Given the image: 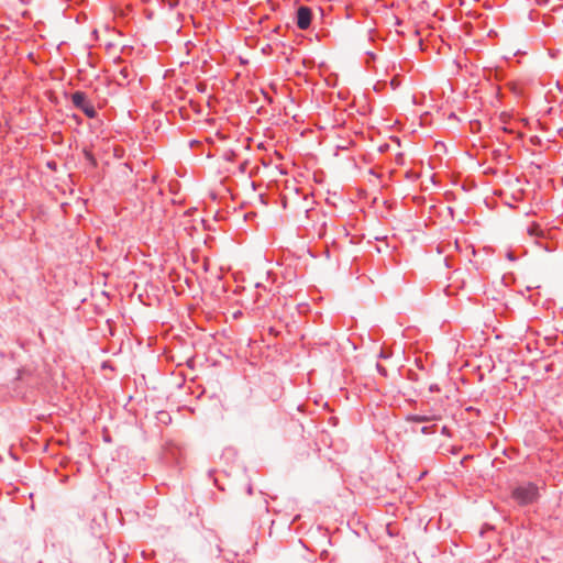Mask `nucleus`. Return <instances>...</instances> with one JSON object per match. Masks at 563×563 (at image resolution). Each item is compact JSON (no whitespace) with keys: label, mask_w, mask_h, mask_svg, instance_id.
Masks as SVG:
<instances>
[{"label":"nucleus","mask_w":563,"mask_h":563,"mask_svg":"<svg viewBox=\"0 0 563 563\" xmlns=\"http://www.w3.org/2000/svg\"><path fill=\"white\" fill-rule=\"evenodd\" d=\"M448 210H449V213L453 212V208H451V207H449Z\"/></svg>","instance_id":"obj_29"},{"label":"nucleus","mask_w":563,"mask_h":563,"mask_svg":"<svg viewBox=\"0 0 563 563\" xmlns=\"http://www.w3.org/2000/svg\"><path fill=\"white\" fill-rule=\"evenodd\" d=\"M251 41H252V36H249V43H247L249 47L251 46Z\"/></svg>","instance_id":"obj_23"},{"label":"nucleus","mask_w":563,"mask_h":563,"mask_svg":"<svg viewBox=\"0 0 563 563\" xmlns=\"http://www.w3.org/2000/svg\"><path fill=\"white\" fill-rule=\"evenodd\" d=\"M252 141H253V140H252V137H250V136H249V139H247L249 144H250Z\"/></svg>","instance_id":"obj_32"},{"label":"nucleus","mask_w":563,"mask_h":563,"mask_svg":"<svg viewBox=\"0 0 563 563\" xmlns=\"http://www.w3.org/2000/svg\"><path fill=\"white\" fill-rule=\"evenodd\" d=\"M391 356V353L386 351L385 349H382L378 353V358L382 360H388Z\"/></svg>","instance_id":"obj_12"},{"label":"nucleus","mask_w":563,"mask_h":563,"mask_svg":"<svg viewBox=\"0 0 563 563\" xmlns=\"http://www.w3.org/2000/svg\"><path fill=\"white\" fill-rule=\"evenodd\" d=\"M435 431H437V424L423 426L420 428V432L426 435L433 434V433H435Z\"/></svg>","instance_id":"obj_9"},{"label":"nucleus","mask_w":563,"mask_h":563,"mask_svg":"<svg viewBox=\"0 0 563 563\" xmlns=\"http://www.w3.org/2000/svg\"><path fill=\"white\" fill-rule=\"evenodd\" d=\"M374 89L377 90V89H380V86H377V84L374 86Z\"/></svg>","instance_id":"obj_28"},{"label":"nucleus","mask_w":563,"mask_h":563,"mask_svg":"<svg viewBox=\"0 0 563 563\" xmlns=\"http://www.w3.org/2000/svg\"><path fill=\"white\" fill-rule=\"evenodd\" d=\"M434 419H437L434 416L431 417V416H427V415H416V413H409L405 418V420L407 422H411V423H424V422H429Z\"/></svg>","instance_id":"obj_7"},{"label":"nucleus","mask_w":563,"mask_h":563,"mask_svg":"<svg viewBox=\"0 0 563 563\" xmlns=\"http://www.w3.org/2000/svg\"><path fill=\"white\" fill-rule=\"evenodd\" d=\"M247 98H249V112H251V104L255 102V100L253 99V95L252 92L249 90V95H247Z\"/></svg>","instance_id":"obj_14"},{"label":"nucleus","mask_w":563,"mask_h":563,"mask_svg":"<svg viewBox=\"0 0 563 563\" xmlns=\"http://www.w3.org/2000/svg\"><path fill=\"white\" fill-rule=\"evenodd\" d=\"M255 216H256V213H254V212H252V211H249V213H247L249 221H250L253 217H255Z\"/></svg>","instance_id":"obj_20"},{"label":"nucleus","mask_w":563,"mask_h":563,"mask_svg":"<svg viewBox=\"0 0 563 563\" xmlns=\"http://www.w3.org/2000/svg\"><path fill=\"white\" fill-rule=\"evenodd\" d=\"M441 434L450 437V430H449V428L446 426H443L441 428Z\"/></svg>","instance_id":"obj_16"},{"label":"nucleus","mask_w":563,"mask_h":563,"mask_svg":"<svg viewBox=\"0 0 563 563\" xmlns=\"http://www.w3.org/2000/svg\"><path fill=\"white\" fill-rule=\"evenodd\" d=\"M197 89H198L200 92H205V91H206V85H203V84H198V85H197Z\"/></svg>","instance_id":"obj_17"},{"label":"nucleus","mask_w":563,"mask_h":563,"mask_svg":"<svg viewBox=\"0 0 563 563\" xmlns=\"http://www.w3.org/2000/svg\"><path fill=\"white\" fill-rule=\"evenodd\" d=\"M250 14H254V11H253V8H249V18H247V21H249V26L250 25H255L256 22L253 21V19L250 16ZM261 23V19L257 20V24Z\"/></svg>","instance_id":"obj_13"},{"label":"nucleus","mask_w":563,"mask_h":563,"mask_svg":"<svg viewBox=\"0 0 563 563\" xmlns=\"http://www.w3.org/2000/svg\"><path fill=\"white\" fill-rule=\"evenodd\" d=\"M435 388H437V386H435V385H434V386L432 385V386L430 387V390H431V391H433V390H435Z\"/></svg>","instance_id":"obj_24"},{"label":"nucleus","mask_w":563,"mask_h":563,"mask_svg":"<svg viewBox=\"0 0 563 563\" xmlns=\"http://www.w3.org/2000/svg\"><path fill=\"white\" fill-rule=\"evenodd\" d=\"M467 188H468V185L462 186L463 190H467Z\"/></svg>","instance_id":"obj_26"},{"label":"nucleus","mask_w":563,"mask_h":563,"mask_svg":"<svg viewBox=\"0 0 563 563\" xmlns=\"http://www.w3.org/2000/svg\"><path fill=\"white\" fill-rule=\"evenodd\" d=\"M312 20V11L306 5H300L296 11V25L300 30L309 29Z\"/></svg>","instance_id":"obj_2"},{"label":"nucleus","mask_w":563,"mask_h":563,"mask_svg":"<svg viewBox=\"0 0 563 563\" xmlns=\"http://www.w3.org/2000/svg\"><path fill=\"white\" fill-rule=\"evenodd\" d=\"M374 89L377 90V89H380V86H377V84L374 86Z\"/></svg>","instance_id":"obj_27"},{"label":"nucleus","mask_w":563,"mask_h":563,"mask_svg":"<svg viewBox=\"0 0 563 563\" xmlns=\"http://www.w3.org/2000/svg\"><path fill=\"white\" fill-rule=\"evenodd\" d=\"M509 89L516 96H522V93H523L522 89L516 82L509 84Z\"/></svg>","instance_id":"obj_10"},{"label":"nucleus","mask_w":563,"mask_h":563,"mask_svg":"<svg viewBox=\"0 0 563 563\" xmlns=\"http://www.w3.org/2000/svg\"><path fill=\"white\" fill-rule=\"evenodd\" d=\"M390 84L395 88L396 81L393 80Z\"/></svg>","instance_id":"obj_30"},{"label":"nucleus","mask_w":563,"mask_h":563,"mask_svg":"<svg viewBox=\"0 0 563 563\" xmlns=\"http://www.w3.org/2000/svg\"><path fill=\"white\" fill-rule=\"evenodd\" d=\"M251 191H249V206L255 205L258 202L262 206L268 205V196L265 192H257L256 184L254 181L250 183Z\"/></svg>","instance_id":"obj_4"},{"label":"nucleus","mask_w":563,"mask_h":563,"mask_svg":"<svg viewBox=\"0 0 563 563\" xmlns=\"http://www.w3.org/2000/svg\"><path fill=\"white\" fill-rule=\"evenodd\" d=\"M261 283L256 282L254 285V291L251 294L255 308L253 310H261L266 307L268 302L267 296H263L258 292V288L261 287Z\"/></svg>","instance_id":"obj_5"},{"label":"nucleus","mask_w":563,"mask_h":563,"mask_svg":"<svg viewBox=\"0 0 563 563\" xmlns=\"http://www.w3.org/2000/svg\"><path fill=\"white\" fill-rule=\"evenodd\" d=\"M71 100H73V103L81 109L89 118H93L95 114H96V111L93 109V107L89 103V101L87 100V97L84 92H75L73 96H71Z\"/></svg>","instance_id":"obj_3"},{"label":"nucleus","mask_w":563,"mask_h":563,"mask_svg":"<svg viewBox=\"0 0 563 563\" xmlns=\"http://www.w3.org/2000/svg\"><path fill=\"white\" fill-rule=\"evenodd\" d=\"M528 233H529V235L536 236V238H543L544 236L542 228L539 224H537V223H533L532 225H530L528 228Z\"/></svg>","instance_id":"obj_8"},{"label":"nucleus","mask_w":563,"mask_h":563,"mask_svg":"<svg viewBox=\"0 0 563 563\" xmlns=\"http://www.w3.org/2000/svg\"><path fill=\"white\" fill-rule=\"evenodd\" d=\"M467 188H468V185L462 186L463 190H467Z\"/></svg>","instance_id":"obj_25"},{"label":"nucleus","mask_w":563,"mask_h":563,"mask_svg":"<svg viewBox=\"0 0 563 563\" xmlns=\"http://www.w3.org/2000/svg\"><path fill=\"white\" fill-rule=\"evenodd\" d=\"M544 250H545L547 252H552V251H553V247H551V246H545V247H544Z\"/></svg>","instance_id":"obj_21"},{"label":"nucleus","mask_w":563,"mask_h":563,"mask_svg":"<svg viewBox=\"0 0 563 563\" xmlns=\"http://www.w3.org/2000/svg\"><path fill=\"white\" fill-rule=\"evenodd\" d=\"M537 3L539 5H547L549 3V0H537Z\"/></svg>","instance_id":"obj_18"},{"label":"nucleus","mask_w":563,"mask_h":563,"mask_svg":"<svg viewBox=\"0 0 563 563\" xmlns=\"http://www.w3.org/2000/svg\"><path fill=\"white\" fill-rule=\"evenodd\" d=\"M261 283L256 282L254 285V291L251 294L255 308L253 310H261L266 307L268 302L267 296H263L258 292V288L261 287Z\"/></svg>","instance_id":"obj_6"},{"label":"nucleus","mask_w":563,"mask_h":563,"mask_svg":"<svg viewBox=\"0 0 563 563\" xmlns=\"http://www.w3.org/2000/svg\"><path fill=\"white\" fill-rule=\"evenodd\" d=\"M506 257L509 261H516L517 260V256L515 255V253L512 251H508L507 254H506Z\"/></svg>","instance_id":"obj_15"},{"label":"nucleus","mask_w":563,"mask_h":563,"mask_svg":"<svg viewBox=\"0 0 563 563\" xmlns=\"http://www.w3.org/2000/svg\"><path fill=\"white\" fill-rule=\"evenodd\" d=\"M376 369L378 372L379 375L384 376V377H387L388 376V371L385 366H383L382 364L377 363L376 364Z\"/></svg>","instance_id":"obj_11"},{"label":"nucleus","mask_w":563,"mask_h":563,"mask_svg":"<svg viewBox=\"0 0 563 563\" xmlns=\"http://www.w3.org/2000/svg\"><path fill=\"white\" fill-rule=\"evenodd\" d=\"M247 492H249V495H252V493H253L252 486L250 484H249Z\"/></svg>","instance_id":"obj_22"},{"label":"nucleus","mask_w":563,"mask_h":563,"mask_svg":"<svg viewBox=\"0 0 563 563\" xmlns=\"http://www.w3.org/2000/svg\"><path fill=\"white\" fill-rule=\"evenodd\" d=\"M366 55H367V56H369V57H371V58H373V59H375V58H376V54H375V53H373V52H371V51L366 52Z\"/></svg>","instance_id":"obj_19"},{"label":"nucleus","mask_w":563,"mask_h":563,"mask_svg":"<svg viewBox=\"0 0 563 563\" xmlns=\"http://www.w3.org/2000/svg\"><path fill=\"white\" fill-rule=\"evenodd\" d=\"M253 119H254L253 117L249 119V125L251 124Z\"/></svg>","instance_id":"obj_31"},{"label":"nucleus","mask_w":563,"mask_h":563,"mask_svg":"<svg viewBox=\"0 0 563 563\" xmlns=\"http://www.w3.org/2000/svg\"><path fill=\"white\" fill-rule=\"evenodd\" d=\"M511 496L521 506L530 505L539 499V487L532 482H526L515 486Z\"/></svg>","instance_id":"obj_1"}]
</instances>
